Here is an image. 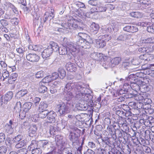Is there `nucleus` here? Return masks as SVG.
Here are the masks:
<instances>
[{"instance_id":"obj_37","label":"nucleus","mask_w":154,"mask_h":154,"mask_svg":"<svg viewBox=\"0 0 154 154\" xmlns=\"http://www.w3.org/2000/svg\"><path fill=\"white\" fill-rule=\"evenodd\" d=\"M28 48L29 50L35 51H40L41 49V47L38 45H30L28 46Z\"/></svg>"},{"instance_id":"obj_7","label":"nucleus","mask_w":154,"mask_h":154,"mask_svg":"<svg viewBox=\"0 0 154 154\" xmlns=\"http://www.w3.org/2000/svg\"><path fill=\"white\" fill-rule=\"evenodd\" d=\"M57 108L58 109V112L60 115H64L65 113H68L69 112L68 110V108L64 103L57 104Z\"/></svg>"},{"instance_id":"obj_63","label":"nucleus","mask_w":154,"mask_h":154,"mask_svg":"<svg viewBox=\"0 0 154 154\" xmlns=\"http://www.w3.org/2000/svg\"><path fill=\"white\" fill-rule=\"evenodd\" d=\"M17 154H28V151L26 149L22 148L18 150L17 152Z\"/></svg>"},{"instance_id":"obj_61","label":"nucleus","mask_w":154,"mask_h":154,"mask_svg":"<svg viewBox=\"0 0 154 154\" xmlns=\"http://www.w3.org/2000/svg\"><path fill=\"white\" fill-rule=\"evenodd\" d=\"M28 93V91L26 89L22 90L18 92L17 95H19L20 97H23Z\"/></svg>"},{"instance_id":"obj_8","label":"nucleus","mask_w":154,"mask_h":154,"mask_svg":"<svg viewBox=\"0 0 154 154\" xmlns=\"http://www.w3.org/2000/svg\"><path fill=\"white\" fill-rule=\"evenodd\" d=\"M57 116L56 113L53 111H51L48 112L47 115V122L50 123H54L56 121L55 117Z\"/></svg>"},{"instance_id":"obj_26","label":"nucleus","mask_w":154,"mask_h":154,"mask_svg":"<svg viewBox=\"0 0 154 154\" xmlns=\"http://www.w3.org/2000/svg\"><path fill=\"white\" fill-rule=\"evenodd\" d=\"M96 46L98 48L103 47L106 45V42L103 39H97L96 40Z\"/></svg>"},{"instance_id":"obj_25","label":"nucleus","mask_w":154,"mask_h":154,"mask_svg":"<svg viewBox=\"0 0 154 154\" xmlns=\"http://www.w3.org/2000/svg\"><path fill=\"white\" fill-rule=\"evenodd\" d=\"M143 102L146 103H150L152 102V100L150 99V96L149 94L146 93H143Z\"/></svg>"},{"instance_id":"obj_22","label":"nucleus","mask_w":154,"mask_h":154,"mask_svg":"<svg viewBox=\"0 0 154 154\" xmlns=\"http://www.w3.org/2000/svg\"><path fill=\"white\" fill-rule=\"evenodd\" d=\"M62 27H63L64 30H66L68 32H72V24L68 22L64 23H62L61 25Z\"/></svg>"},{"instance_id":"obj_43","label":"nucleus","mask_w":154,"mask_h":154,"mask_svg":"<svg viewBox=\"0 0 154 154\" xmlns=\"http://www.w3.org/2000/svg\"><path fill=\"white\" fill-rule=\"evenodd\" d=\"M132 96H133L134 99L136 100H139L140 102H143V96L142 94H137L136 95H133V93L131 94Z\"/></svg>"},{"instance_id":"obj_58","label":"nucleus","mask_w":154,"mask_h":154,"mask_svg":"<svg viewBox=\"0 0 154 154\" xmlns=\"http://www.w3.org/2000/svg\"><path fill=\"white\" fill-rule=\"evenodd\" d=\"M131 62L132 64L134 65H138L140 63V60L139 58H134Z\"/></svg>"},{"instance_id":"obj_52","label":"nucleus","mask_w":154,"mask_h":154,"mask_svg":"<svg viewBox=\"0 0 154 154\" xmlns=\"http://www.w3.org/2000/svg\"><path fill=\"white\" fill-rule=\"evenodd\" d=\"M21 103L20 102H17L16 106L14 107V109L17 112H20L21 110Z\"/></svg>"},{"instance_id":"obj_54","label":"nucleus","mask_w":154,"mask_h":154,"mask_svg":"<svg viewBox=\"0 0 154 154\" xmlns=\"http://www.w3.org/2000/svg\"><path fill=\"white\" fill-rule=\"evenodd\" d=\"M23 138V136L20 134H18L17 136L13 138L12 141L14 142L17 143L20 141Z\"/></svg>"},{"instance_id":"obj_46","label":"nucleus","mask_w":154,"mask_h":154,"mask_svg":"<svg viewBox=\"0 0 154 154\" xmlns=\"http://www.w3.org/2000/svg\"><path fill=\"white\" fill-rule=\"evenodd\" d=\"M9 76V72L6 69L3 70L2 73V78L3 77V79H2V81H4L5 80V79L7 78Z\"/></svg>"},{"instance_id":"obj_27","label":"nucleus","mask_w":154,"mask_h":154,"mask_svg":"<svg viewBox=\"0 0 154 154\" xmlns=\"http://www.w3.org/2000/svg\"><path fill=\"white\" fill-rule=\"evenodd\" d=\"M138 79H140L139 78H136L134 73L131 74L129 76L126 78V80L129 81L131 83L134 82L136 81H137Z\"/></svg>"},{"instance_id":"obj_33","label":"nucleus","mask_w":154,"mask_h":154,"mask_svg":"<svg viewBox=\"0 0 154 154\" xmlns=\"http://www.w3.org/2000/svg\"><path fill=\"white\" fill-rule=\"evenodd\" d=\"M152 50V48L150 47H143L140 48L139 49V51L140 52L146 54L149 53L151 52Z\"/></svg>"},{"instance_id":"obj_23","label":"nucleus","mask_w":154,"mask_h":154,"mask_svg":"<svg viewBox=\"0 0 154 154\" xmlns=\"http://www.w3.org/2000/svg\"><path fill=\"white\" fill-rule=\"evenodd\" d=\"M9 125L7 124L5 126V128L8 133H11L13 132V128L12 125H14L15 122H13L10 120L9 122Z\"/></svg>"},{"instance_id":"obj_32","label":"nucleus","mask_w":154,"mask_h":154,"mask_svg":"<svg viewBox=\"0 0 154 154\" xmlns=\"http://www.w3.org/2000/svg\"><path fill=\"white\" fill-rule=\"evenodd\" d=\"M131 36L125 34L121 35L119 36L116 40L119 42L124 41L129 39Z\"/></svg>"},{"instance_id":"obj_16","label":"nucleus","mask_w":154,"mask_h":154,"mask_svg":"<svg viewBox=\"0 0 154 154\" xmlns=\"http://www.w3.org/2000/svg\"><path fill=\"white\" fill-rule=\"evenodd\" d=\"M76 107L79 110L85 111L88 109V106L87 103L85 104L84 101H81L80 103L76 104Z\"/></svg>"},{"instance_id":"obj_45","label":"nucleus","mask_w":154,"mask_h":154,"mask_svg":"<svg viewBox=\"0 0 154 154\" xmlns=\"http://www.w3.org/2000/svg\"><path fill=\"white\" fill-rule=\"evenodd\" d=\"M102 66L104 67L105 68L107 69L109 67H111V63L110 61H108L107 60H103L101 61Z\"/></svg>"},{"instance_id":"obj_21","label":"nucleus","mask_w":154,"mask_h":154,"mask_svg":"<svg viewBox=\"0 0 154 154\" xmlns=\"http://www.w3.org/2000/svg\"><path fill=\"white\" fill-rule=\"evenodd\" d=\"M99 29V25L94 23H93L90 26V30L94 34L97 33Z\"/></svg>"},{"instance_id":"obj_35","label":"nucleus","mask_w":154,"mask_h":154,"mask_svg":"<svg viewBox=\"0 0 154 154\" xmlns=\"http://www.w3.org/2000/svg\"><path fill=\"white\" fill-rule=\"evenodd\" d=\"M92 97V96L91 95L84 92L82 100L87 102H89L91 99Z\"/></svg>"},{"instance_id":"obj_56","label":"nucleus","mask_w":154,"mask_h":154,"mask_svg":"<svg viewBox=\"0 0 154 154\" xmlns=\"http://www.w3.org/2000/svg\"><path fill=\"white\" fill-rule=\"evenodd\" d=\"M118 123L119 125V127H120V125L122 126L125 123H127V122L125 119L122 117H120L119 118V119L118 121Z\"/></svg>"},{"instance_id":"obj_62","label":"nucleus","mask_w":154,"mask_h":154,"mask_svg":"<svg viewBox=\"0 0 154 154\" xmlns=\"http://www.w3.org/2000/svg\"><path fill=\"white\" fill-rule=\"evenodd\" d=\"M88 3L90 5L96 6L98 5L99 2L97 0H90L88 1Z\"/></svg>"},{"instance_id":"obj_34","label":"nucleus","mask_w":154,"mask_h":154,"mask_svg":"<svg viewBox=\"0 0 154 154\" xmlns=\"http://www.w3.org/2000/svg\"><path fill=\"white\" fill-rule=\"evenodd\" d=\"M38 147H39V142L33 140L32 141L30 144L28 148H30V149L31 150L32 149H33Z\"/></svg>"},{"instance_id":"obj_28","label":"nucleus","mask_w":154,"mask_h":154,"mask_svg":"<svg viewBox=\"0 0 154 154\" xmlns=\"http://www.w3.org/2000/svg\"><path fill=\"white\" fill-rule=\"evenodd\" d=\"M121 58L119 57H116L110 61L111 63V67H113L116 65H117L119 64L121 61Z\"/></svg>"},{"instance_id":"obj_19","label":"nucleus","mask_w":154,"mask_h":154,"mask_svg":"<svg viewBox=\"0 0 154 154\" xmlns=\"http://www.w3.org/2000/svg\"><path fill=\"white\" fill-rule=\"evenodd\" d=\"M91 57L94 59L97 60H101L104 59L102 54L98 53H93L91 54Z\"/></svg>"},{"instance_id":"obj_36","label":"nucleus","mask_w":154,"mask_h":154,"mask_svg":"<svg viewBox=\"0 0 154 154\" xmlns=\"http://www.w3.org/2000/svg\"><path fill=\"white\" fill-rule=\"evenodd\" d=\"M107 130L108 132L113 137L116 134L115 130L113 125H110L107 126Z\"/></svg>"},{"instance_id":"obj_13","label":"nucleus","mask_w":154,"mask_h":154,"mask_svg":"<svg viewBox=\"0 0 154 154\" xmlns=\"http://www.w3.org/2000/svg\"><path fill=\"white\" fill-rule=\"evenodd\" d=\"M39 145L40 148L46 150L50 147V142L48 140H42L39 141Z\"/></svg>"},{"instance_id":"obj_48","label":"nucleus","mask_w":154,"mask_h":154,"mask_svg":"<svg viewBox=\"0 0 154 154\" xmlns=\"http://www.w3.org/2000/svg\"><path fill=\"white\" fill-rule=\"evenodd\" d=\"M32 103L31 102H28L25 103L23 105V107L26 111H27L29 109H30L32 106Z\"/></svg>"},{"instance_id":"obj_50","label":"nucleus","mask_w":154,"mask_h":154,"mask_svg":"<svg viewBox=\"0 0 154 154\" xmlns=\"http://www.w3.org/2000/svg\"><path fill=\"white\" fill-rule=\"evenodd\" d=\"M35 76L37 78H42L45 76V72L42 71H38L35 74Z\"/></svg>"},{"instance_id":"obj_57","label":"nucleus","mask_w":154,"mask_h":154,"mask_svg":"<svg viewBox=\"0 0 154 154\" xmlns=\"http://www.w3.org/2000/svg\"><path fill=\"white\" fill-rule=\"evenodd\" d=\"M116 134L114 136H113V138H116V135H118V137H121L122 136V132L119 129L116 130L115 131Z\"/></svg>"},{"instance_id":"obj_20","label":"nucleus","mask_w":154,"mask_h":154,"mask_svg":"<svg viewBox=\"0 0 154 154\" xmlns=\"http://www.w3.org/2000/svg\"><path fill=\"white\" fill-rule=\"evenodd\" d=\"M86 90V89L85 88V90L82 89L80 91L76 90L75 91L76 93L74 94V97H75L78 99L82 100L83 94H84V92H85Z\"/></svg>"},{"instance_id":"obj_38","label":"nucleus","mask_w":154,"mask_h":154,"mask_svg":"<svg viewBox=\"0 0 154 154\" xmlns=\"http://www.w3.org/2000/svg\"><path fill=\"white\" fill-rule=\"evenodd\" d=\"M150 90L149 87L144 84H142L140 86V91L143 93H146Z\"/></svg>"},{"instance_id":"obj_11","label":"nucleus","mask_w":154,"mask_h":154,"mask_svg":"<svg viewBox=\"0 0 154 154\" xmlns=\"http://www.w3.org/2000/svg\"><path fill=\"white\" fill-rule=\"evenodd\" d=\"M13 96V92L11 91L8 92L6 93L5 96L2 97L1 102L2 103H6L8 101H9L12 99Z\"/></svg>"},{"instance_id":"obj_14","label":"nucleus","mask_w":154,"mask_h":154,"mask_svg":"<svg viewBox=\"0 0 154 154\" xmlns=\"http://www.w3.org/2000/svg\"><path fill=\"white\" fill-rule=\"evenodd\" d=\"M37 130L36 126L35 125H32L30 127L28 131L29 135L31 137L35 136L36 134V131Z\"/></svg>"},{"instance_id":"obj_49","label":"nucleus","mask_w":154,"mask_h":154,"mask_svg":"<svg viewBox=\"0 0 154 154\" xmlns=\"http://www.w3.org/2000/svg\"><path fill=\"white\" fill-rule=\"evenodd\" d=\"M32 154H41L42 153V150L40 147H38L30 150Z\"/></svg>"},{"instance_id":"obj_17","label":"nucleus","mask_w":154,"mask_h":154,"mask_svg":"<svg viewBox=\"0 0 154 154\" xmlns=\"http://www.w3.org/2000/svg\"><path fill=\"white\" fill-rule=\"evenodd\" d=\"M76 44H74L69 41H67L66 43V46L67 48L69 49L71 51L75 52L76 50L75 47Z\"/></svg>"},{"instance_id":"obj_12","label":"nucleus","mask_w":154,"mask_h":154,"mask_svg":"<svg viewBox=\"0 0 154 154\" xmlns=\"http://www.w3.org/2000/svg\"><path fill=\"white\" fill-rule=\"evenodd\" d=\"M53 52L51 48H49L48 46L47 48L45 49L42 53V57L43 59H46L49 57L52 54Z\"/></svg>"},{"instance_id":"obj_60","label":"nucleus","mask_w":154,"mask_h":154,"mask_svg":"<svg viewBox=\"0 0 154 154\" xmlns=\"http://www.w3.org/2000/svg\"><path fill=\"white\" fill-rule=\"evenodd\" d=\"M143 151L145 152V153L146 154H150L151 153V149L148 146H143Z\"/></svg>"},{"instance_id":"obj_15","label":"nucleus","mask_w":154,"mask_h":154,"mask_svg":"<svg viewBox=\"0 0 154 154\" xmlns=\"http://www.w3.org/2000/svg\"><path fill=\"white\" fill-rule=\"evenodd\" d=\"M111 138L107 137H104L102 139V143L103 146L106 147L107 146H111L112 143V142L111 141Z\"/></svg>"},{"instance_id":"obj_5","label":"nucleus","mask_w":154,"mask_h":154,"mask_svg":"<svg viewBox=\"0 0 154 154\" xmlns=\"http://www.w3.org/2000/svg\"><path fill=\"white\" fill-rule=\"evenodd\" d=\"M130 88V86L128 83H125L122 89L117 90L116 91L113 92L112 93L113 97H116L117 95L122 96L123 94H125L128 91L129 89Z\"/></svg>"},{"instance_id":"obj_2","label":"nucleus","mask_w":154,"mask_h":154,"mask_svg":"<svg viewBox=\"0 0 154 154\" xmlns=\"http://www.w3.org/2000/svg\"><path fill=\"white\" fill-rule=\"evenodd\" d=\"M79 40L77 41V45L85 49L88 48L93 43L92 39L88 34L82 32L78 33L77 36Z\"/></svg>"},{"instance_id":"obj_44","label":"nucleus","mask_w":154,"mask_h":154,"mask_svg":"<svg viewBox=\"0 0 154 154\" xmlns=\"http://www.w3.org/2000/svg\"><path fill=\"white\" fill-rule=\"evenodd\" d=\"M130 15L134 18H139L142 16L141 13L138 12H132L130 13Z\"/></svg>"},{"instance_id":"obj_29","label":"nucleus","mask_w":154,"mask_h":154,"mask_svg":"<svg viewBox=\"0 0 154 154\" xmlns=\"http://www.w3.org/2000/svg\"><path fill=\"white\" fill-rule=\"evenodd\" d=\"M49 48H51L52 49V51H58L59 48L57 44L54 42H50L49 45L48 46Z\"/></svg>"},{"instance_id":"obj_9","label":"nucleus","mask_w":154,"mask_h":154,"mask_svg":"<svg viewBox=\"0 0 154 154\" xmlns=\"http://www.w3.org/2000/svg\"><path fill=\"white\" fill-rule=\"evenodd\" d=\"M138 2L140 5V8L142 9L148 8L151 6L150 2L147 0H138Z\"/></svg>"},{"instance_id":"obj_59","label":"nucleus","mask_w":154,"mask_h":154,"mask_svg":"<svg viewBox=\"0 0 154 154\" xmlns=\"http://www.w3.org/2000/svg\"><path fill=\"white\" fill-rule=\"evenodd\" d=\"M52 80L51 76L49 75L45 77L43 79L42 81L43 82L45 83H48L51 82Z\"/></svg>"},{"instance_id":"obj_40","label":"nucleus","mask_w":154,"mask_h":154,"mask_svg":"<svg viewBox=\"0 0 154 154\" xmlns=\"http://www.w3.org/2000/svg\"><path fill=\"white\" fill-rule=\"evenodd\" d=\"M58 51L59 54L61 55H65L67 53V48L64 46L60 47Z\"/></svg>"},{"instance_id":"obj_24","label":"nucleus","mask_w":154,"mask_h":154,"mask_svg":"<svg viewBox=\"0 0 154 154\" xmlns=\"http://www.w3.org/2000/svg\"><path fill=\"white\" fill-rule=\"evenodd\" d=\"M133 72H134V75L136 77H137L138 78H143L146 75L144 74V71L143 70H136L135 69H133Z\"/></svg>"},{"instance_id":"obj_42","label":"nucleus","mask_w":154,"mask_h":154,"mask_svg":"<svg viewBox=\"0 0 154 154\" xmlns=\"http://www.w3.org/2000/svg\"><path fill=\"white\" fill-rule=\"evenodd\" d=\"M39 85L38 88L39 92L43 93L47 91V88L45 85H43L42 82L40 83Z\"/></svg>"},{"instance_id":"obj_51","label":"nucleus","mask_w":154,"mask_h":154,"mask_svg":"<svg viewBox=\"0 0 154 154\" xmlns=\"http://www.w3.org/2000/svg\"><path fill=\"white\" fill-rule=\"evenodd\" d=\"M26 142L24 140H22L21 141L17 144L15 145V147L17 149L22 148L25 145Z\"/></svg>"},{"instance_id":"obj_53","label":"nucleus","mask_w":154,"mask_h":154,"mask_svg":"<svg viewBox=\"0 0 154 154\" xmlns=\"http://www.w3.org/2000/svg\"><path fill=\"white\" fill-rule=\"evenodd\" d=\"M59 77L60 79H63L66 75V72L65 70L63 69H60L59 70Z\"/></svg>"},{"instance_id":"obj_64","label":"nucleus","mask_w":154,"mask_h":154,"mask_svg":"<svg viewBox=\"0 0 154 154\" xmlns=\"http://www.w3.org/2000/svg\"><path fill=\"white\" fill-rule=\"evenodd\" d=\"M7 151L6 147L4 146H2L0 147V154H5Z\"/></svg>"},{"instance_id":"obj_47","label":"nucleus","mask_w":154,"mask_h":154,"mask_svg":"<svg viewBox=\"0 0 154 154\" xmlns=\"http://www.w3.org/2000/svg\"><path fill=\"white\" fill-rule=\"evenodd\" d=\"M74 60L75 63L78 66L81 67L83 66V63L82 62L81 60L78 59V57H75Z\"/></svg>"},{"instance_id":"obj_55","label":"nucleus","mask_w":154,"mask_h":154,"mask_svg":"<svg viewBox=\"0 0 154 154\" xmlns=\"http://www.w3.org/2000/svg\"><path fill=\"white\" fill-rule=\"evenodd\" d=\"M95 9L94 11L97 12L105 11L106 10V8L102 6L97 7Z\"/></svg>"},{"instance_id":"obj_41","label":"nucleus","mask_w":154,"mask_h":154,"mask_svg":"<svg viewBox=\"0 0 154 154\" xmlns=\"http://www.w3.org/2000/svg\"><path fill=\"white\" fill-rule=\"evenodd\" d=\"M48 106V105L47 103L44 102H41L39 106V111L46 110V109L47 108Z\"/></svg>"},{"instance_id":"obj_4","label":"nucleus","mask_w":154,"mask_h":154,"mask_svg":"<svg viewBox=\"0 0 154 154\" xmlns=\"http://www.w3.org/2000/svg\"><path fill=\"white\" fill-rule=\"evenodd\" d=\"M71 129L72 131H70L69 139L73 143L78 140L81 131L76 127L72 128Z\"/></svg>"},{"instance_id":"obj_30","label":"nucleus","mask_w":154,"mask_h":154,"mask_svg":"<svg viewBox=\"0 0 154 154\" xmlns=\"http://www.w3.org/2000/svg\"><path fill=\"white\" fill-rule=\"evenodd\" d=\"M137 108L139 109L143 108V109L146 110V111L150 107V105L149 103H146L143 104L142 102H139L137 103Z\"/></svg>"},{"instance_id":"obj_18","label":"nucleus","mask_w":154,"mask_h":154,"mask_svg":"<svg viewBox=\"0 0 154 154\" xmlns=\"http://www.w3.org/2000/svg\"><path fill=\"white\" fill-rule=\"evenodd\" d=\"M66 66L67 70L70 72L75 71L76 69L75 65L71 62L67 63Z\"/></svg>"},{"instance_id":"obj_6","label":"nucleus","mask_w":154,"mask_h":154,"mask_svg":"<svg viewBox=\"0 0 154 154\" xmlns=\"http://www.w3.org/2000/svg\"><path fill=\"white\" fill-rule=\"evenodd\" d=\"M142 82L140 79H138L137 81H136L134 82L131 83L129 85L130 88L134 91H133V95H136L138 93V91L140 90V86L142 85Z\"/></svg>"},{"instance_id":"obj_39","label":"nucleus","mask_w":154,"mask_h":154,"mask_svg":"<svg viewBox=\"0 0 154 154\" xmlns=\"http://www.w3.org/2000/svg\"><path fill=\"white\" fill-rule=\"evenodd\" d=\"M40 112L38 114V116L42 119H43L47 117V115L48 113V111L47 110H44L39 111Z\"/></svg>"},{"instance_id":"obj_3","label":"nucleus","mask_w":154,"mask_h":154,"mask_svg":"<svg viewBox=\"0 0 154 154\" xmlns=\"http://www.w3.org/2000/svg\"><path fill=\"white\" fill-rule=\"evenodd\" d=\"M140 116L141 119L140 122L146 127H150L154 123V118L152 116L149 117L145 114H142V115L141 114Z\"/></svg>"},{"instance_id":"obj_31","label":"nucleus","mask_w":154,"mask_h":154,"mask_svg":"<svg viewBox=\"0 0 154 154\" xmlns=\"http://www.w3.org/2000/svg\"><path fill=\"white\" fill-rule=\"evenodd\" d=\"M18 77V74L14 73L12 74L9 76L8 79V82L9 84H13L16 81L17 77Z\"/></svg>"},{"instance_id":"obj_10","label":"nucleus","mask_w":154,"mask_h":154,"mask_svg":"<svg viewBox=\"0 0 154 154\" xmlns=\"http://www.w3.org/2000/svg\"><path fill=\"white\" fill-rule=\"evenodd\" d=\"M26 57L27 60L32 62H38L39 59V57L35 54H29L26 55Z\"/></svg>"},{"instance_id":"obj_1","label":"nucleus","mask_w":154,"mask_h":154,"mask_svg":"<svg viewBox=\"0 0 154 154\" xmlns=\"http://www.w3.org/2000/svg\"><path fill=\"white\" fill-rule=\"evenodd\" d=\"M82 89L85 90V88L77 83L70 82L66 85L64 88V92L66 93L65 97L67 100L69 101L74 97L76 90L80 91Z\"/></svg>"}]
</instances>
